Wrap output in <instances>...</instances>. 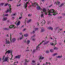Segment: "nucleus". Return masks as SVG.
Here are the masks:
<instances>
[{"instance_id": "obj_1", "label": "nucleus", "mask_w": 65, "mask_h": 65, "mask_svg": "<svg viewBox=\"0 0 65 65\" xmlns=\"http://www.w3.org/2000/svg\"><path fill=\"white\" fill-rule=\"evenodd\" d=\"M42 10L41 13H46L48 15H49L50 16L52 15V14H51V13H53V15H54L57 14V13L56 12V11L53 9H51L50 10L49 9H47V12L46 11V9L44 8Z\"/></svg>"}, {"instance_id": "obj_2", "label": "nucleus", "mask_w": 65, "mask_h": 65, "mask_svg": "<svg viewBox=\"0 0 65 65\" xmlns=\"http://www.w3.org/2000/svg\"><path fill=\"white\" fill-rule=\"evenodd\" d=\"M7 5H8V6L9 7V8L7 9V11H6V13L9 12V13L10 12V13L11 12V6L10 4H9L8 3L5 4V6H7Z\"/></svg>"}, {"instance_id": "obj_3", "label": "nucleus", "mask_w": 65, "mask_h": 65, "mask_svg": "<svg viewBox=\"0 0 65 65\" xmlns=\"http://www.w3.org/2000/svg\"><path fill=\"white\" fill-rule=\"evenodd\" d=\"M9 35H10V36L11 37V38L10 39V40H11V42H15V41H16V40L17 39L16 38H12L11 39V34H10Z\"/></svg>"}, {"instance_id": "obj_4", "label": "nucleus", "mask_w": 65, "mask_h": 65, "mask_svg": "<svg viewBox=\"0 0 65 65\" xmlns=\"http://www.w3.org/2000/svg\"><path fill=\"white\" fill-rule=\"evenodd\" d=\"M30 2L31 3L32 6H35V5H37V6L39 5L37 2Z\"/></svg>"}, {"instance_id": "obj_5", "label": "nucleus", "mask_w": 65, "mask_h": 65, "mask_svg": "<svg viewBox=\"0 0 65 65\" xmlns=\"http://www.w3.org/2000/svg\"><path fill=\"white\" fill-rule=\"evenodd\" d=\"M7 59H8V58H7V57H5V56H4L3 58V62L7 61L8 60Z\"/></svg>"}, {"instance_id": "obj_6", "label": "nucleus", "mask_w": 65, "mask_h": 65, "mask_svg": "<svg viewBox=\"0 0 65 65\" xmlns=\"http://www.w3.org/2000/svg\"><path fill=\"white\" fill-rule=\"evenodd\" d=\"M9 27L11 29H12V28L13 29H14V28H16V27H14V25H10L9 26Z\"/></svg>"}, {"instance_id": "obj_7", "label": "nucleus", "mask_w": 65, "mask_h": 65, "mask_svg": "<svg viewBox=\"0 0 65 65\" xmlns=\"http://www.w3.org/2000/svg\"><path fill=\"white\" fill-rule=\"evenodd\" d=\"M21 56V55H18L15 57V59H20Z\"/></svg>"}, {"instance_id": "obj_8", "label": "nucleus", "mask_w": 65, "mask_h": 65, "mask_svg": "<svg viewBox=\"0 0 65 65\" xmlns=\"http://www.w3.org/2000/svg\"><path fill=\"white\" fill-rule=\"evenodd\" d=\"M29 1H28V2H27L25 4V5L24 6L25 8H26V9H27V5L28 4H29Z\"/></svg>"}, {"instance_id": "obj_9", "label": "nucleus", "mask_w": 65, "mask_h": 65, "mask_svg": "<svg viewBox=\"0 0 65 65\" xmlns=\"http://www.w3.org/2000/svg\"><path fill=\"white\" fill-rule=\"evenodd\" d=\"M36 62V61H35L34 60H32L31 62V64L32 65H35Z\"/></svg>"}, {"instance_id": "obj_10", "label": "nucleus", "mask_w": 65, "mask_h": 65, "mask_svg": "<svg viewBox=\"0 0 65 65\" xmlns=\"http://www.w3.org/2000/svg\"><path fill=\"white\" fill-rule=\"evenodd\" d=\"M12 50H8V51H7L6 53H7V54H10V53H12Z\"/></svg>"}, {"instance_id": "obj_11", "label": "nucleus", "mask_w": 65, "mask_h": 65, "mask_svg": "<svg viewBox=\"0 0 65 65\" xmlns=\"http://www.w3.org/2000/svg\"><path fill=\"white\" fill-rule=\"evenodd\" d=\"M37 9L38 10H39L41 9V7L39 5L37 7Z\"/></svg>"}, {"instance_id": "obj_12", "label": "nucleus", "mask_w": 65, "mask_h": 65, "mask_svg": "<svg viewBox=\"0 0 65 65\" xmlns=\"http://www.w3.org/2000/svg\"><path fill=\"white\" fill-rule=\"evenodd\" d=\"M20 24V21H18V23L16 24V25L18 27V26H19Z\"/></svg>"}, {"instance_id": "obj_13", "label": "nucleus", "mask_w": 65, "mask_h": 65, "mask_svg": "<svg viewBox=\"0 0 65 65\" xmlns=\"http://www.w3.org/2000/svg\"><path fill=\"white\" fill-rule=\"evenodd\" d=\"M47 28L49 29V30H53V29H54V28L51 27H47Z\"/></svg>"}, {"instance_id": "obj_14", "label": "nucleus", "mask_w": 65, "mask_h": 65, "mask_svg": "<svg viewBox=\"0 0 65 65\" xmlns=\"http://www.w3.org/2000/svg\"><path fill=\"white\" fill-rule=\"evenodd\" d=\"M39 58H39V60H40V59L41 60H43V59L44 58V57H42L41 56H40Z\"/></svg>"}, {"instance_id": "obj_15", "label": "nucleus", "mask_w": 65, "mask_h": 65, "mask_svg": "<svg viewBox=\"0 0 65 65\" xmlns=\"http://www.w3.org/2000/svg\"><path fill=\"white\" fill-rule=\"evenodd\" d=\"M62 56L61 55V56H58L56 57L57 59H58V58H62Z\"/></svg>"}, {"instance_id": "obj_16", "label": "nucleus", "mask_w": 65, "mask_h": 65, "mask_svg": "<svg viewBox=\"0 0 65 65\" xmlns=\"http://www.w3.org/2000/svg\"><path fill=\"white\" fill-rule=\"evenodd\" d=\"M57 5L58 6H59L60 5V4H61V3L59 1H57Z\"/></svg>"}, {"instance_id": "obj_17", "label": "nucleus", "mask_w": 65, "mask_h": 65, "mask_svg": "<svg viewBox=\"0 0 65 65\" xmlns=\"http://www.w3.org/2000/svg\"><path fill=\"white\" fill-rule=\"evenodd\" d=\"M4 29L5 30H6V31H8L9 30V28H4Z\"/></svg>"}, {"instance_id": "obj_18", "label": "nucleus", "mask_w": 65, "mask_h": 65, "mask_svg": "<svg viewBox=\"0 0 65 65\" xmlns=\"http://www.w3.org/2000/svg\"><path fill=\"white\" fill-rule=\"evenodd\" d=\"M10 55H11V58H10V60L11 61L12 60V57H13V55H12V54H11Z\"/></svg>"}, {"instance_id": "obj_19", "label": "nucleus", "mask_w": 65, "mask_h": 65, "mask_svg": "<svg viewBox=\"0 0 65 65\" xmlns=\"http://www.w3.org/2000/svg\"><path fill=\"white\" fill-rule=\"evenodd\" d=\"M41 28V30L40 32H44V29H43V28Z\"/></svg>"}, {"instance_id": "obj_20", "label": "nucleus", "mask_w": 65, "mask_h": 65, "mask_svg": "<svg viewBox=\"0 0 65 65\" xmlns=\"http://www.w3.org/2000/svg\"><path fill=\"white\" fill-rule=\"evenodd\" d=\"M64 5V3H62L59 6V7H62Z\"/></svg>"}, {"instance_id": "obj_21", "label": "nucleus", "mask_w": 65, "mask_h": 65, "mask_svg": "<svg viewBox=\"0 0 65 65\" xmlns=\"http://www.w3.org/2000/svg\"><path fill=\"white\" fill-rule=\"evenodd\" d=\"M31 19L28 20L27 21V22L28 23H30V22H31Z\"/></svg>"}, {"instance_id": "obj_22", "label": "nucleus", "mask_w": 65, "mask_h": 65, "mask_svg": "<svg viewBox=\"0 0 65 65\" xmlns=\"http://www.w3.org/2000/svg\"><path fill=\"white\" fill-rule=\"evenodd\" d=\"M24 36L25 37H28L29 36V35L28 34H25L24 35Z\"/></svg>"}, {"instance_id": "obj_23", "label": "nucleus", "mask_w": 65, "mask_h": 65, "mask_svg": "<svg viewBox=\"0 0 65 65\" xmlns=\"http://www.w3.org/2000/svg\"><path fill=\"white\" fill-rule=\"evenodd\" d=\"M7 18H4L3 19V21H6V20H7Z\"/></svg>"}, {"instance_id": "obj_24", "label": "nucleus", "mask_w": 65, "mask_h": 65, "mask_svg": "<svg viewBox=\"0 0 65 65\" xmlns=\"http://www.w3.org/2000/svg\"><path fill=\"white\" fill-rule=\"evenodd\" d=\"M30 40H27L26 43H27V44H29L30 43Z\"/></svg>"}, {"instance_id": "obj_25", "label": "nucleus", "mask_w": 65, "mask_h": 65, "mask_svg": "<svg viewBox=\"0 0 65 65\" xmlns=\"http://www.w3.org/2000/svg\"><path fill=\"white\" fill-rule=\"evenodd\" d=\"M41 18H44V16H43V14H42L41 15Z\"/></svg>"}, {"instance_id": "obj_26", "label": "nucleus", "mask_w": 65, "mask_h": 65, "mask_svg": "<svg viewBox=\"0 0 65 65\" xmlns=\"http://www.w3.org/2000/svg\"><path fill=\"white\" fill-rule=\"evenodd\" d=\"M43 45H45L46 44H47L46 42H44V43H43Z\"/></svg>"}, {"instance_id": "obj_27", "label": "nucleus", "mask_w": 65, "mask_h": 65, "mask_svg": "<svg viewBox=\"0 0 65 65\" xmlns=\"http://www.w3.org/2000/svg\"><path fill=\"white\" fill-rule=\"evenodd\" d=\"M32 15V14H29L28 15V17H31V16Z\"/></svg>"}, {"instance_id": "obj_28", "label": "nucleus", "mask_w": 65, "mask_h": 65, "mask_svg": "<svg viewBox=\"0 0 65 65\" xmlns=\"http://www.w3.org/2000/svg\"><path fill=\"white\" fill-rule=\"evenodd\" d=\"M53 49H51L50 50V52L51 53L53 52Z\"/></svg>"}, {"instance_id": "obj_29", "label": "nucleus", "mask_w": 65, "mask_h": 65, "mask_svg": "<svg viewBox=\"0 0 65 65\" xmlns=\"http://www.w3.org/2000/svg\"><path fill=\"white\" fill-rule=\"evenodd\" d=\"M50 53V51H49L48 50H47L46 51V53Z\"/></svg>"}, {"instance_id": "obj_30", "label": "nucleus", "mask_w": 65, "mask_h": 65, "mask_svg": "<svg viewBox=\"0 0 65 65\" xmlns=\"http://www.w3.org/2000/svg\"><path fill=\"white\" fill-rule=\"evenodd\" d=\"M8 40H9V39L8 38L6 39V42H7V41H8Z\"/></svg>"}, {"instance_id": "obj_31", "label": "nucleus", "mask_w": 65, "mask_h": 65, "mask_svg": "<svg viewBox=\"0 0 65 65\" xmlns=\"http://www.w3.org/2000/svg\"><path fill=\"white\" fill-rule=\"evenodd\" d=\"M15 15V14H11L12 17H14V15Z\"/></svg>"}, {"instance_id": "obj_32", "label": "nucleus", "mask_w": 65, "mask_h": 65, "mask_svg": "<svg viewBox=\"0 0 65 65\" xmlns=\"http://www.w3.org/2000/svg\"><path fill=\"white\" fill-rule=\"evenodd\" d=\"M4 5V3H1L0 4V5L1 6H2Z\"/></svg>"}, {"instance_id": "obj_33", "label": "nucleus", "mask_w": 65, "mask_h": 65, "mask_svg": "<svg viewBox=\"0 0 65 65\" xmlns=\"http://www.w3.org/2000/svg\"><path fill=\"white\" fill-rule=\"evenodd\" d=\"M20 35H21L22 37H23V34L22 33V32L20 33Z\"/></svg>"}, {"instance_id": "obj_34", "label": "nucleus", "mask_w": 65, "mask_h": 65, "mask_svg": "<svg viewBox=\"0 0 65 65\" xmlns=\"http://www.w3.org/2000/svg\"><path fill=\"white\" fill-rule=\"evenodd\" d=\"M36 50H37V51L38 50H39V47H36Z\"/></svg>"}, {"instance_id": "obj_35", "label": "nucleus", "mask_w": 65, "mask_h": 65, "mask_svg": "<svg viewBox=\"0 0 65 65\" xmlns=\"http://www.w3.org/2000/svg\"><path fill=\"white\" fill-rule=\"evenodd\" d=\"M50 44L52 45H53V46H54V45L53 43H50Z\"/></svg>"}, {"instance_id": "obj_36", "label": "nucleus", "mask_w": 65, "mask_h": 65, "mask_svg": "<svg viewBox=\"0 0 65 65\" xmlns=\"http://www.w3.org/2000/svg\"><path fill=\"white\" fill-rule=\"evenodd\" d=\"M27 20H28V19L27 18H26L25 19V23L26 24V22L27 21Z\"/></svg>"}, {"instance_id": "obj_37", "label": "nucleus", "mask_w": 65, "mask_h": 65, "mask_svg": "<svg viewBox=\"0 0 65 65\" xmlns=\"http://www.w3.org/2000/svg\"><path fill=\"white\" fill-rule=\"evenodd\" d=\"M12 20H13L14 19V17H13V16H12Z\"/></svg>"}, {"instance_id": "obj_38", "label": "nucleus", "mask_w": 65, "mask_h": 65, "mask_svg": "<svg viewBox=\"0 0 65 65\" xmlns=\"http://www.w3.org/2000/svg\"><path fill=\"white\" fill-rule=\"evenodd\" d=\"M23 36L22 37V36L20 38H19V39H20V40H21V39H22V38H23Z\"/></svg>"}, {"instance_id": "obj_39", "label": "nucleus", "mask_w": 65, "mask_h": 65, "mask_svg": "<svg viewBox=\"0 0 65 65\" xmlns=\"http://www.w3.org/2000/svg\"><path fill=\"white\" fill-rule=\"evenodd\" d=\"M59 31H63V29H59Z\"/></svg>"}, {"instance_id": "obj_40", "label": "nucleus", "mask_w": 65, "mask_h": 65, "mask_svg": "<svg viewBox=\"0 0 65 65\" xmlns=\"http://www.w3.org/2000/svg\"><path fill=\"white\" fill-rule=\"evenodd\" d=\"M57 53H55L53 55V56H56V55H57Z\"/></svg>"}, {"instance_id": "obj_41", "label": "nucleus", "mask_w": 65, "mask_h": 65, "mask_svg": "<svg viewBox=\"0 0 65 65\" xmlns=\"http://www.w3.org/2000/svg\"><path fill=\"white\" fill-rule=\"evenodd\" d=\"M6 43H7V44H9V43H10V42H9V41H8L7 42H6Z\"/></svg>"}, {"instance_id": "obj_42", "label": "nucleus", "mask_w": 65, "mask_h": 65, "mask_svg": "<svg viewBox=\"0 0 65 65\" xmlns=\"http://www.w3.org/2000/svg\"><path fill=\"white\" fill-rule=\"evenodd\" d=\"M9 15L8 14H6L4 15L5 16H6V17H8Z\"/></svg>"}, {"instance_id": "obj_43", "label": "nucleus", "mask_w": 65, "mask_h": 65, "mask_svg": "<svg viewBox=\"0 0 65 65\" xmlns=\"http://www.w3.org/2000/svg\"><path fill=\"white\" fill-rule=\"evenodd\" d=\"M22 18H23V17H22V16H21V17H20L19 18V19L20 20H21V19H22Z\"/></svg>"}, {"instance_id": "obj_44", "label": "nucleus", "mask_w": 65, "mask_h": 65, "mask_svg": "<svg viewBox=\"0 0 65 65\" xmlns=\"http://www.w3.org/2000/svg\"><path fill=\"white\" fill-rule=\"evenodd\" d=\"M30 50L29 49H27V50H26V52H28V51H29Z\"/></svg>"}, {"instance_id": "obj_45", "label": "nucleus", "mask_w": 65, "mask_h": 65, "mask_svg": "<svg viewBox=\"0 0 65 65\" xmlns=\"http://www.w3.org/2000/svg\"><path fill=\"white\" fill-rule=\"evenodd\" d=\"M49 41H46V44H47L48 43V42H49Z\"/></svg>"}, {"instance_id": "obj_46", "label": "nucleus", "mask_w": 65, "mask_h": 65, "mask_svg": "<svg viewBox=\"0 0 65 65\" xmlns=\"http://www.w3.org/2000/svg\"><path fill=\"white\" fill-rule=\"evenodd\" d=\"M26 29L24 28L23 30V31H26Z\"/></svg>"}, {"instance_id": "obj_47", "label": "nucleus", "mask_w": 65, "mask_h": 65, "mask_svg": "<svg viewBox=\"0 0 65 65\" xmlns=\"http://www.w3.org/2000/svg\"><path fill=\"white\" fill-rule=\"evenodd\" d=\"M23 12H21V16H22V15H23Z\"/></svg>"}, {"instance_id": "obj_48", "label": "nucleus", "mask_w": 65, "mask_h": 65, "mask_svg": "<svg viewBox=\"0 0 65 65\" xmlns=\"http://www.w3.org/2000/svg\"><path fill=\"white\" fill-rule=\"evenodd\" d=\"M32 33H33V34H34V33H35V31H33L32 32Z\"/></svg>"}, {"instance_id": "obj_49", "label": "nucleus", "mask_w": 65, "mask_h": 65, "mask_svg": "<svg viewBox=\"0 0 65 65\" xmlns=\"http://www.w3.org/2000/svg\"><path fill=\"white\" fill-rule=\"evenodd\" d=\"M35 39H34V38L32 39L33 41H35Z\"/></svg>"}, {"instance_id": "obj_50", "label": "nucleus", "mask_w": 65, "mask_h": 65, "mask_svg": "<svg viewBox=\"0 0 65 65\" xmlns=\"http://www.w3.org/2000/svg\"><path fill=\"white\" fill-rule=\"evenodd\" d=\"M35 30H38V28H35Z\"/></svg>"}, {"instance_id": "obj_51", "label": "nucleus", "mask_w": 65, "mask_h": 65, "mask_svg": "<svg viewBox=\"0 0 65 65\" xmlns=\"http://www.w3.org/2000/svg\"><path fill=\"white\" fill-rule=\"evenodd\" d=\"M40 63H38L37 64V65H40Z\"/></svg>"}, {"instance_id": "obj_52", "label": "nucleus", "mask_w": 65, "mask_h": 65, "mask_svg": "<svg viewBox=\"0 0 65 65\" xmlns=\"http://www.w3.org/2000/svg\"><path fill=\"white\" fill-rule=\"evenodd\" d=\"M54 50H57V48H56V47H55V48H54Z\"/></svg>"}, {"instance_id": "obj_53", "label": "nucleus", "mask_w": 65, "mask_h": 65, "mask_svg": "<svg viewBox=\"0 0 65 65\" xmlns=\"http://www.w3.org/2000/svg\"><path fill=\"white\" fill-rule=\"evenodd\" d=\"M24 42L25 43H26V40H25L24 41Z\"/></svg>"}, {"instance_id": "obj_54", "label": "nucleus", "mask_w": 65, "mask_h": 65, "mask_svg": "<svg viewBox=\"0 0 65 65\" xmlns=\"http://www.w3.org/2000/svg\"><path fill=\"white\" fill-rule=\"evenodd\" d=\"M46 64L45 65H48L47 64V62H46Z\"/></svg>"}, {"instance_id": "obj_55", "label": "nucleus", "mask_w": 65, "mask_h": 65, "mask_svg": "<svg viewBox=\"0 0 65 65\" xmlns=\"http://www.w3.org/2000/svg\"><path fill=\"white\" fill-rule=\"evenodd\" d=\"M52 6V5H50L49 6V7H51V6Z\"/></svg>"}, {"instance_id": "obj_56", "label": "nucleus", "mask_w": 65, "mask_h": 65, "mask_svg": "<svg viewBox=\"0 0 65 65\" xmlns=\"http://www.w3.org/2000/svg\"><path fill=\"white\" fill-rule=\"evenodd\" d=\"M41 1L43 2H44V0H41Z\"/></svg>"}, {"instance_id": "obj_57", "label": "nucleus", "mask_w": 65, "mask_h": 65, "mask_svg": "<svg viewBox=\"0 0 65 65\" xmlns=\"http://www.w3.org/2000/svg\"><path fill=\"white\" fill-rule=\"evenodd\" d=\"M63 16H65V14H64V13H63Z\"/></svg>"}, {"instance_id": "obj_58", "label": "nucleus", "mask_w": 65, "mask_h": 65, "mask_svg": "<svg viewBox=\"0 0 65 65\" xmlns=\"http://www.w3.org/2000/svg\"><path fill=\"white\" fill-rule=\"evenodd\" d=\"M24 1H25V2H26V1H27V0H24Z\"/></svg>"}, {"instance_id": "obj_59", "label": "nucleus", "mask_w": 65, "mask_h": 65, "mask_svg": "<svg viewBox=\"0 0 65 65\" xmlns=\"http://www.w3.org/2000/svg\"><path fill=\"white\" fill-rule=\"evenodd\" d=\"M6 36H7V37H8V35H6Z\"/></svg>"}, {"instance_id": "obj_60", "label": "nucleus", "mask_w": 65, "mask_h": 65, "mask_svg": "<svg viewBox=\"0 0 65 65\" xmlns=\"http://www.w3.org/2000/svg\"><path fill=\"white\" fill-rule=\"evenodd\" d=\"M23 26H24V25H22L21 26V27L22 28V27H23Z\"/></svg>"}, {"instance_id": "obj_61", "label": "nucleus", "mask_w": 65, "mask_h": 65, "mask_svg": "<svg viewBox=\"0 0 65 65\" xmlns=\"http://www.w3.org/2000/svg\"><path fill=\"white\" fill-rule=\"evenodd\" d=\"M29 48V47H27V48H26V50L28 49Z\"/></svg>"}, {"instance_id": "obj_62", "label": "nucleus", "mask_w": 65, "mask_h": 65, "mask_svg": "<svg viewBox=\"0 0 65 65\" xmlns=\"http://www.w3.org/2000/svg\"><path fill=\"white\" fill-rule=\"evenodd\" d=\"M24 65H27V63H25L24 64Z\"/></svg>"}, {"instance_id": "obj_63", "label": "nucleus", "mask_w": 65, "mask_h": 65, "mask_svg": "<svg viewBox=\"0 0 65 65\" xmlns=\"http://www.w3.org/2000/svg\"><path fill=\"white\" fill-rule=\"evenodd\" d=\"M9 1H9H12V0H8Z\"/></svg>"}, {"instance_id": "obj_64", "label": "nucleus", "mask_w": 65, "mask_h": 65, "mask_svg": "<svg viewBox=\"0 0 65 65\" xmlns=\"http://www.w3.org/2000/svg\"><path fill=\"white\" fill-rule=\"evenodd\" d=\"M50 39H53V38H52V37L50 38Z\"/></svg>"}]
</instances>
